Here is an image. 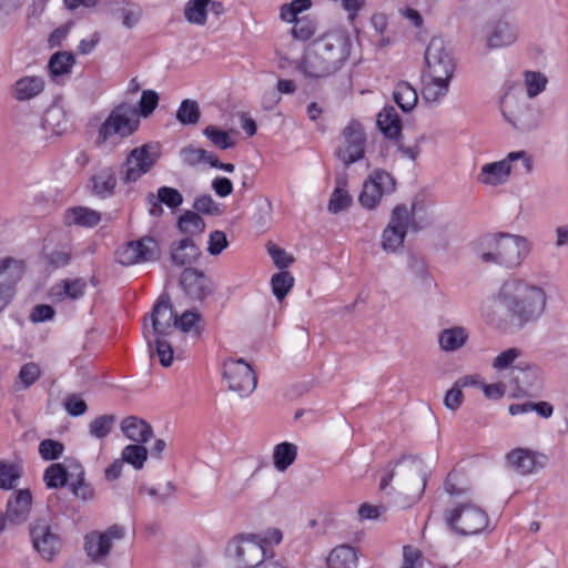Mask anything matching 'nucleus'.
<instances>
[{"instance_id":"1a4fd4ad","label":"nucleus","mask_w":568,"mask_h":568,"mask_svg":"<svg viewBox=\"0 0 568 568\" xmlns=\"http://www.w3.org/2000/svg\"><path fill=\"white\" fill-rule=\"evenodd\" d=\"M225 555L243 568H257L266 559L261 541L254 534L232 538L226 545Z\"/></svg>"},{"instance_id":"f03ea898","label":"nucleus","mask_w":568,"mask_h":568,"mask_svg":"<svg viewBox=\"0 0 568 568\" xmlns=\"http://www.w3.org/2000/svg\"><path fill=\"white\" fill-rule=\"evenodd\" d=\"M456 63L448 43L439 37L433 38L425 50V67L422 73V98L438 105L446 98Z\"/></svg>"},{"instance_id":"e2e57ef3","label":"nucleus","mask_w":568,"mask_h":568,"mask_svg":"<svg viewBox=\"0 0 568 568\" xmlns=\"http://www.w3.org/2000/svg\"><path fill=\"white\" fill-rule=\"evenodd\" d=\"M229 245V241L223 231H213L209 235L207 252L211 255L221 254Z\"/></svg>"},{"instance_id":"f704fd0d","label":"nucleus","mask_w":568,"mask_h":568,"mask_svg":"<svg viewBox=\"0 0 568 568\" xmlns=\"http://www.w3.org/2000/svg\"><path fill=\"white\" fill-rule=\"evenodd\" d=\"M297 457V446L293 443L283 442L277 444L273 450V464L278 471H285Z\"/></svg>"},{"instance_id":"13d9d810","label":"nucleus","mask_w":568,"mask_h":568,"mask_svg":"<svg viewBox=\"0 0 568 568\" xmlns=\"http://www.w3.org/2000/svg\"><path fill=\"white\" fill-rule=\"evenodd\" d=\"M200 314L195 311H185L181 316H176L174 325L176 328L184 333L192 331L197 332V324L200 322Z\"/></svg>"},{"instance_id":"a878e982","label":"nucleus","mask_w":568,"mask_h":568,"mask_svg":"<svg viewBox=\"0 0 568 568\" xmlns=\"http://www.w3.org/2000/svg\"><path fill=\"white\" fill-rule=\"evenodd\" d=\"M121 432L129 440L136 444L146 443L153 435L150 424L135 416L125 417L121 422Z\"/></svg>"},{"instance_id":"f8f14e48","label":"nucleus","mask_w":568,"mask_h":568,"mask_svg":"<svg viewBox=\"0 0 568 568\" xmlns=\"http://www.w3.org/2000/svg\"><path fill=\"white\" fill-rule=\"evenodd\" d=\"M366 134L358 121H351L343 130L336 149L337 159L349 166L365 155Z\"/></svg>"},{"instance_id":"e433bc0d","label":"nucleus","mask_w":568,"mask_h":568,"mask_svg":"<svg viewBox=\"0 0 568 568\" xmlns=\"http://www.w3.org/2000/svg\"><path fill=\"white\" fill-rule=\"evenodd\" d=\"M42 371L39 364L29 362L23 364L18 373L13 387L17 392L30 388L41 376Z\"/></svg>"},{"instance_id":"f3484780","label":"nucleus","mask_w":568,"mask_h":568,"mask_svg":"<svg viewBox=\"0 0 568 568\" xmlns=\"http://www.w3.org/2000/svg\"><path fill=\"white\" fill-rule=\"evenodd\" d=\"M323 53L331 64L339 70L351 53V38L345 30L327 32L316 40Z\"/></svg>"},{"instance_id":"dca6fc26","label":"nucleus","mask_w":568,"mask_h":568,"mask_svg":"<svg viewBox=\"0 0 568 568\" xmlns=\"http://www.w3.org/2000/svg\"><path fill=\"white\" fill-rule=\"evenodd\" d=\"M24 274V264L21 260L4 257L0 260V313L12 302L17 284Z\"/></svg>"},{"instance_id":"bf43d9fd","label":"nucleus","mask_w":568,"mask_h":568,"mask_svg":"<svg viewBox=\"0 0 568 568\" xmlns=\"http://www.w3.org/2000/svg\"><path fill=\"white\" fill-rule=\"evenodd\" d=\"M193 209L197 213L207 215H219L221 213L220 205L213 200L211 195H201L194 200Z\"/></svg>"},{"instance_id":"79ce46f5","label":"nucleus","mask_w":568,"mask_h":568,"mask_svg":"<svg viewBox=\"0 0 568 568\" xmlns=\"http://www.w3.org/2000/svg\"><path fill=\"white\" fill-rule=\"evenodd\" d=\"M548 83L547 77L539 71H526L524 73V85L528 98L532 99L545 91Z\"/></svg>"},{"instance_id":"b1692460","label":"nucleus","mask_w":568,"mask_h":568,"mask_svg":"<svg viewBox=\"0 0 568 568\" xmlns=\"http://www.w3.org/2000/svg\"><path fill=\"white\" fill-rule=\"evenodd\" d=\"M523 356V351L518 347H509L500 352L491 363V367L497 372L506 369L530 371L535 376H539L540 369L529 363L517 362Z\"/></svg>"},{"instance_id":"4be33fe9","label":"nucleus","mask_w":568,"mask_h":568,"mask_svg":"<svg viewBox=\"0 0 568 568\" xmlns=\"http://www.w3.org/2000/svg\"><path fill=\"white\" fill-rule=\"evenodd\" d=\"M180 285L185 295L193 301H202L212 292L210 280L195 268H185L182 272Z\"/></svg>"},{"instance_id":"aec40b11","label":"nucleus","mask_w":568,"mask_h":568,"mask_svg":"<svg viewBox=\"0 0 568 568\" xmlns=\"http://www.w3.org/2000/svg\"><path fill=\"white\" fill-rule=\"evenodd\" d=\"M296 68L304 77L310 79L326 78L338 71L337 67L331 64L326 57L321 53V48L316 41L305 51Z\"/></svg>"},{"instance_id":"0eeeda50","label":"nucleus","mask_w":568,"mask_h":568,"mask_svg":"<svg viewBox=\"0 0 568 568\" xmlns=\"http://www.w3.org/2000/svg\"><path fill=\"white\" fill-rule=\"evenodd\" d=\"M140 124L139 113L130 104L122 103L116 105L106 119L101 123L98 130L97 143L116 144L120 140L133 134Z\"/></svg>"},{"instance_id":"cd10ccee","label":"nucleus","mask_w":568,"mask_h":568,"mask_svg":"<svg viewBox=\"0 0 568 568\" xmlns=\"http://www.w3.org/2000/svg\"><path fill=\"white\" fill-rule=\"evenodd\" d=\"M171 261L176 266L190 265L200 256V250L190 237L174 242L171 246Z\"/></svg>"},{"instance_id":"39448f33","label":"nucleus","mask_w":568,"mask_h":568,"mask_svg":"<svg viewBox=\"0 0 568 568\" xmlns=\"http://www.w3.org/2000/svg\"><path fill=\"white\" fill-rule=\"evenodd\" d=\"M444 520L459 536H475L489 525L487 513L470 499L456 500L444 511Z\"/></svg>"},{"instance_id":"680f3d73","label":"nucleus","mask_w":568,"mask_h":568,"mask_svg":"<svg viewBox=\"0 0 568 568\" xmlns=\"http://www.w3.org/2000/svg\"><path fill=\"white\" fill-rule=\"evenodd\" d=\"M159 103V94L153 90H144L139 102V112L146 118L155 110Z\"/></svg>"},{"instance_id":"9d476101","label":"nucleus","mask_w":568,"mask_h":568,"mask_svg":"<svg viewBox=\"0 0 568 568\" xmlns=\"http://www.w3.org/2000/svg\"><path fill=\"white\" fill-rule=\"evenodd\" d=\"M125 536L124 527L112 525L103 531L93 530L84 537V550L91 561L103 564L116 542Z\"/></svg>"},{"instance_id":"338daca9","label":"nucleus","mask_w":568,"mask_h":568,"mask_svg":"<svg viewBox=\"0 0 568 568\" xmlns=\"http://www.w3.org/2000/svg\"><path fill=\"white\" fill-rule=\"evenodd\" d=\"M267 251L274 264L280 268H285L293 262V258L275 244H268Z\"/></svg>"},{"instance_id":"c756f323","label":"nucleus","mask_w":568,"mask_h":568,"mask_svg":"<svg viewBox=\"0 0 568 568\" xmlns=\"http://www.w3.org/2000/svg\"><path fill=\"white\" fill-rule=\"evenodd\" d=\"M469 332L464 326H453L443 329L438 334V344L445 352L460 349L468 341Z\"/></svg>"},{"instance_id":"bb28decb","label":"nucleus","mask_w":568,"mask_h":568,"mask_svg":"<svg viewBox=\"0 0 568 568\" xmlns=\"http://www.w3.org/2000/svg\"><path fill=\"white\" fill-rule=\"evenodd\" d=\"M32 503L31 493L27 489L18 490L13 498L8 500L7 516L13 523L24 521L30 513Z\"/></svg>"},{"instance_id":"774afa93","label":"nucleus","mask_w":568,"mask_h":568,"mask_svg":"<svg viewBox=\"0 0 568 568\" xmlns=\"http://www.w3.org/2000/svg\"><path fill=\"white\" fill-rule=\"evenodd\" d=\"M386 507L385 506H377V505H371V504H363L358 508V516L362 520H375L379 519L383 514H385Z\"/></svg>"},{"instance_id":"ddd939ff","label":"nucleus","mask_w":568,"mask_h":568,"mask_svg":"<svg viewBox=\"0 0 568 568\" xmlns=\"http://www.w3.org/2000/svg\"><path fill=\"white\" fill-rule=\"evenodd\" d=\"M222 376L229 388L242 397L248 396L256 387V376L242 358H226L222 364Z\"/></svg>"},{"instance_id":"ea45409f","label":"nucleus","mask_w":568,"mask_h":568,"mask_svg":"<svg viewBox=\"0 0 568 568\" xmlns=\"http://www.w3.org/2000/svg\"><path fill=\"white\" fill-rule=\"evenodd\" d=\"M211 0H189L185 4L184 17L192 24L203 26L207 19V6Z\"/></svg>"},{"instance_id":"603ef678","label":"nucleus","mask_w":568,"mask_h":568,"mask_svg":"<svg viewBox=\"0 0 568 568\" xmlns=\"http://www.w3.org/2000/svg\"><path fill=\"white\" fill-rule=\"evenodd\" d=\"M316 32V23L311 18H302L296 20L293 29L292 36L294 39L300 41L310 40Z\"/></svg>"},{"instance_id":"69168bd1","label":"nucleus","mask_w":568,"mask_h":568,"mask_svg":"<svg viewBox=\"0 0 568 568\" xmlns=\"http://www.w3.org/2000/svg\"><path fill=\"white\" fill-rule=\"evenodd\" d=\"M64 408L71 416H81L87 412L85 402L78 395H69L64 399Z\"/></svg>"},{"instance_id":"393cba45","label":"nucleus","mask_w":568,"mask_h":568,"mask_svg":"<svg viewBox=\"0 0 568 568\" xmlns=\"http://www.w3.org/2000/svg\"><path fill=\"white\" fill-rule=\"evenodd\" d=\"M85 288L87 283L82 278L62 280L50 288L49 296L53 302L78 300L83 296Z\"/></svg>"},{"instance_id":"5fc2aeb1","label":"nucleus","mask_w":568,"mask_h":568,"mask_svg":"<svg viewBox=\"0 0 568 568\" xmlns=\"http://www.w3.org/2000/svg\"><path fill=\"white\" fill-rule=\"evenodd\" d=\"M261 541V546L265 551L266 558L272 557L273 552L268 550L270 547L278 545L283 539V534L277 528H268L261 534H254Z\"/></svg>"},{"instance_id":"473e14b6","label":"nucleus","mask_w":568,"mask_h":568,"mask_svg":"<svg viewBox=\"0 0 568 568\" xmlns=\"http://www.w3.org/2000/svg\"><path fill=\"white\" fill-rule=\"evenodd\" d=\"M377 125L385 136L395 139L400 134L402 122L394 106H385L377 115Z\"/></svg>"},{"instance_id":"de8ad7c7","label":"nucleus","mask_w":568,"mask_h":568,"mask_svg":"<svg viewBox=\"0 0 568 568\" xmlns=\"http://www.w3.org/2000/svg\"><path fill=\"white\" fill-rule=\"evenodd\" d=\"M43 480L48 488L63 487L68 480L67 470L61 464H52L44 470Z\"/></svg>"},{"instance_id":"20e7f679","label":"nucleus","mask_w":568,"mask_h":568,"mask_svg":"<svg viewBox=\"0 0 568 568\" xmlns=\"http://www.w3.org/2000/svg\"><path fill=\"white\" fill-rule=\"evenodd\" d=\"M395 477H399L398 486L403 489L406 488L402 481L404 477L414 479L418 484V488L414 493H397L395 504L400 508H407L416 504L425 490L427 480L426 473L422 469L420 464L413 457H404L394 464L387 465L381 478L379 489L385 491Z\"/></svg>"},{"instance_id":"6ab92c4d","label":"nucleus","mask_w":568,"mask_h":568,"mask_svg":"<svg viewBox=\"0 0 568 568\" xmlns=\"http://www.w3.org/2000/svg\"><path fill=\"white\" fill-rule=\"evenodd\" d=\"M159 247L154 239L144 236L138 241H131L116 251V260L122 265H133L154 261Z\"/></svg>"},{"instance_id":"c03bdc74","label":"nucleus","mask_w":568,"mask_h":568,"mask_svg":"<svg viewBox=\"0 0 568 568\" xmlns=\"http://www.w3.org/2000/svg\"><path fill=\"white\" fill-rule=\"evenodd\" d=\"M200 108L194 100H183L176 111V120L183 125L196 124L200 120Z\"/></svg>"},{"instance_id":"4c0bfd02","label":"nucleus","mask_w":568,"mask_h":568,"mask_svg":"<svg viewBox=\"0 0 568 568\" xmlns=\"http://www.w3.org/2000/svg\"><path fill=\"white\" fill-rule=\"evenodd\" d=\"M75 60L71 52L61 51L54 53L48 63L51 78L55 79L71 72Z\"/></svg>"},{"instance_id":"a19ab883","label":"nucleus","mask_w":568,"mask_h":568,"mask_svg":"<svg viewBox=\"0 0 568 568\" xmlns=\"http://www.w3.org/2000/svg\"><path fill=\"white\" fill-rule=\"evenodd\" d=\"M352 203V196L349 195L346 184L338 181L337 186L334 189L328 201V211L333 214H337L346 210Z\"/></svg>"},{"instance_id":"f257e3e1","label":"nucleus","mask_w":568,"mask_h":568,"mask_svg":"<svg viewBox=\"0 0 568 568\" xmlns=\"http://www.w3.org/2000/svg\"><path fill=\"white\" fill-rule=\"evenodd\" d=\"M546 286L530 277L513 276L480 304V316L490 327L506 332L537 323L548 308Z\"/></svg>"},{"instance_id":"58836bf2","label":"nucleus","mask_w":568,"mask_h":568,"mask_svg":"<svg viewBox=\"0 0 568 568\" xmlns=\"http://www.w3.org/2000/svg\"><path fill=\"white\" fill-rule=\"evenodd\" d=\"M178 229L181 233L196 235L204 231V220L194 211H185L178 220Z\"/></svg>"},{"instance_id":"423d86ee","label":"nucleus","mask_w":568,"mask_h":568,"mask_svg":"<svg viewBox=\"0 0 568 568\" xmlns=\"http://www.w3.org/2000/svg\"><path fill=\"white\" fill-rule=\"evenodd\" d=\"M532 170V160L525 151L509 152L504 159L485 163L476 176L479 184L497 187L508 182L510 175L528 174Z\"/></svg>"},{"instance_id":"3c124183","label":"nucleus","mask_w":568,"mask_h":568,"mask_svg":"<svg viewBox=\"0 0 568 568\" xmlns=\"http://www.w3.org/2000/svg\"><path fill=\"white\" fill-rule=\"evenodd\" d=\"M44 258L47 264L53 268L68 265L71 261V251L68 246H59L53 250H45Z\"/></svg>"},{"instance_id":"2eb2a0df","label":"nucleus","mask_w":568,"mask_h":568,"mask_svg":"<svg viewBox=\"0 0 568 568\" xmlns=\"http://www.w3.org/2000/svg\"><path fill=\"white\" fill-rule=\"evenodd\" d=\"M30 538L34 550L47 561H51L60 551L62 541L49 520H34L30 526Z\"/></svg>"},{"instance_id":"49530a36","label":"nucleus","mask_w":568,"mask_h":568,"mask_svg":"<svg viewBox=\"0 0 568 568\" xmlns=\"http://www.w3.org/2000/svg\"><path fill=\"white\" fill-rule=\"evenodd\" d=\"M114 423L112 415L99 416L89 424V433L94 438L103 439L112 432Z\"/></svg>"},{"instance_id":"5701e85b","label":"nucleus","mask_w":568,"mask_h":568,"mask_svg":"<svg viewBox=\"0 0 568 568\" xmlns=\"http://www.w3.org/2000/svg\"><path fill=\"white\" fill-rule=\"evenodd\" d=\"M545 455L528 448H515L507 454V463L511 469L520 475H528L542 467Z\"/></svg>"},{"instance_id":"a211bd4d","label":"nucleus","mask_w":568,"mask_h":568,"mask_svg":"<svg viewBox=\"0 0 568 568\" xmlns=\"http://www.w3.org/2000/svg\"><path fill=\"white\" fill-rule=\"evenodd\" d=\"M156 158L148 144L134 148L126 156L121 169V180L124 183L136 182L155 164Z\"/></svg>"},{"instance_id":"0e129e2a","label":"nucleus","mask_w":568,"mask_h":568,"mask_svg":"<svg viewBox=\"0 0 568 568\" xmlns=\"http://www.w3.org/2000/svg\"><path fill=\"white\" fill-rule=\"evenodd\" d=\"M121 12L122 24L126 29L135 28L142 18V9L139 4H131L129 8H123Z\"/></svg>"},{"instance_id":"4d7b16f0","label":"nucleus","mask_w":568,"mask_h":568,"mask_svg":"<svg viewBox=\"0 0 568 568\" xmlns=\"http://www.w3.org/2000/svg\"><path fill=\"white\" fill-rule=\"evenodd\" d=\"M156 201L165 204L170 209H175L183 203V196L176 189L162 186L158 189Z\"/></svg>"},{"instance_id":"37998d69","label":"nucleus","mask_w":568,"mask_h":568,"mask_svg":"<svg viewBox=\"0 0 568 568\" xmlns=\"http://www.w3.org/2000/svg\"><path fill=\"white\" fill-rule=\"evenodd\" d=\"M122 462L141 469L148 458V449L142 444L128 445L121 453Z\"/></svg>"},{"instance_id":"72a5a7b5","label":"nucleus","mask_w":568,"mask_h":568,"mask_svg":"<svg viewBox=\"0 0 568 568\" xmlns=\"http://www.w3.org/2000/svg\"><path fill=\"white\" fill-rule=\"evenodd\" d=\"M393 98L403 112L412 111L418 102L417 91L406 81L396 84Z\"/></svg>"},{"instance_id":"6e6552de","label":"nucleus","mask_w":568,"mask_h":568,"mask_svg":"<svg viewBox=\"0 0 568 568\" xmlns=\"http://www.w3.org/2000/svg\"><path fill=\"white\" fill-rule=\"evenodd\" d=\"M413 224V210L404 204L396 205L381 235L382 250L386 254H398L404 247L406 235Z\"/></svg>"},{"instance_id":"864d4df0","label":"nucleus","mask_w":568,"mask_h":568,"mask_svg":"<svg viewBox=\"0 0 568 568\" xmlns=\"http://www.w3.org/2000/svg\"><path fill=\"white\" fill-rule=\"evenodd\" d=\"M166 337L152 336V345H155L156 355L164 367H169L173 362V349Z\"/></svg>"},{"instance_id":"2f4dec72","label":"nucleus","mask_w":568,"mask_h":568,"mask_svg":"<svg viewBox=\"0 0 568 568\" xmlns=\"http://www.w3.org/2000/svg\"><path fill=\"white\" fill-rule=\"evenodd\" d=\"M100 220L101 215L99 212L83 206L69 209L64 214V223L69 226L92 227L95 226Z\"/></svg>"},{"instance_id":"c9c22d12","label":"nucleus","mask_w":568,"mask_h":568,"mask_svg":"<svg viewBox=\"0 0 568 568\" xmlns=\"http://www.w3.org/2000/svg\"><path fill=\"white\" fill-rule=\"evenodd\" d=\"M93 191L101 197H108L113 194L116 185V176L111 168L103 169L92 178Z\"/></svg>"},{"instance_id":"09e8293b","label":"nucleus","mask_w":568,"mask_h":568,"mask_svg":"<svg viewBox=\"0 0 568 568\" xmlns=\"http://www.w3.org/2000/svg\"><path fill=\"white\" fill-rule=\"evenodd\" d=\"M203 134L219 149L226 150L234 145V141L229 132L214 125H207Z\"/></svg>"},{"instance_id":"4468645a","label":"nucleus","mask_w":568,"mask_h":568,"mask_svg":"<svg viewBox=\"0 0 568 568\" xmlns=\"http://www.w3.org/2000/svg\"><path fill=\"white\" fill-rule=\"evenodd\" d=\"M395 189L396 182L388 172L374 170L364 181L358 201L364 209L372 211L385 196L394 193Z\"/></svg>"},{"instance_id":"c85d7f7f","label":"nucleus","mask_w":568,"mask_h":568,"mask_svg":"<svg viewBox=\"0 0 568 568\" xmlns=\"http://www.w3.org/2000/svg\"><path fill=\"white\" fill-rule=\"evenodd\" d=\"M44 80L38 75H27L16 81L12 95L18 101L36 98L44 90Z\"/></svg>"},{"instance_id":"9b49d317","label":"nucleus","mask_w":568,"mask_h":568,"mask_svg":"<svg viewBox=\"0 0 568 568\" xmlns=\"http://www.w3.org/2000/svg\"><path fill=\"white\" fill-rule=\"evenodd\" d=\"M175 318L169 296L161 295L150 316L144 318L142 327L150 348H152V336H169L173 332Z\"/></svg>"},{"instance_id":"a18cd8bd","label":"nucleus","mask_w":568,"mask_h":568,"mask_svg":"<svg viewBox=\"0 0 568 568\" xmlns=\"http://www.w3.org/2000/svg\"><path fill=\"white\" fill-rule=\"evenodd\" d=\"M272 291L278 301H282L294 285V277L287 271L276 273L271 278Z\"/></svg>"},{"instance_id":"052dcab7","label":"nucleus","mask_w":568,"mask_h":568,"mask_svg":"<svg viewBox=\"0 0 568 568\" xmlns=\"http://www.w3.org/2000/svg\"><path fill=\"white\" fill-rule=\"evenodd\" d=\"M180 154H181L182 161L189 165H195V164L203 162L204 160H209V159L213 158L212 153H210L203 149H196V148H192V146L181 150Z\"/></svg>"},{"instance_id":"7c9ffc66","label":"nucleus","mask_w":568,"mask_h":568,"mask_svg":"<svg viewBox=\"0 0 568 568\" xmlns=\"http://www.w3.org/2000/svg\"><path fill=\"white\" fill-rule=\"evenodd\" d=\"M326 562L328 568H357V551L349 545L336 546L329 552Z\"/></svg>"},{"instance_id":"6e6d98bb","label":"nucleus","mask_w":568,"mask_h":568,"mask_svg":"<svg viewBox=\"0 0 568 568\" xmlns=\"http://www.w3.org/2000/svg\"><path fill=\"white\" fill-rule=\"evenodd\" d=\"M63 452V444L54 439H43L39 444V455L44 460H55L60 458Z\"/></svg>"},{"instance_id":"7ed1b4c3","label":"nucleus","mask_w":568,"mask_h":568,"mask_svg":"<svg viewBox=\"0 0 568 568\" xmlns=\"http://www.w3.org/2000/svg\"><path fill=\"white\" fill-rule=\"evenodd\" d=\"M474 250L485 263L517 268L531 253L532 242L518 234H487L475 243Z\"/></svg>"},{"instance_id":"8fccbe9b","label":"nucleus","mask_w":568,"mask_h":568,"mask_svg":"<svg viewBox=\"0 0 568 568\" xmlns=\"http://www.w3.org/2000/svg\"><path fill=\"white\" fill-rule=\"evenodd\" d=\"M20 478V470L16 464L0 462V488L11 489L17 485Z\"/></svg>"},{"instance_id":"412c9836","label":"nucleus","mask_w":568,"mask_h":568,"mask_svg":"<svg viewBox=\"0 0 568 568\" xmlns=\"http://www.w3.org/2000/svg\"><path fill=\"white\" fill-rule=\"evenodd\" d=\"M519 34L518 24L503 17L488 26L486 45L491 50L508 48L518 41Z\"/></svg>"}]
</instances>
